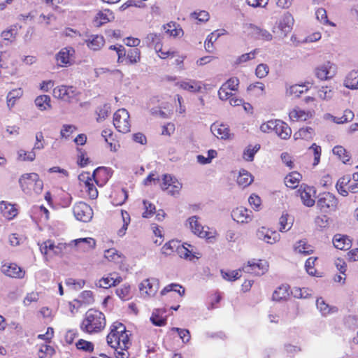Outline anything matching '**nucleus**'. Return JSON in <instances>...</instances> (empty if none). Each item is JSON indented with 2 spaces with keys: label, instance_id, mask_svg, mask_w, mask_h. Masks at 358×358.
Wrapping results in <instances>:
<instances>
[{
  "label": "nucleus",
  "instance_id": "nucleus-1",
  "mask_svg": "<svg viewBox=\"0 0 358 358\" xmlns=\"http://www.w3.org/2000/svg\"><path fill=\"white\" fill-rule=\"evenodd\" d=\"M107 343L115 350L117 358H127V355L123 351H126L131 343L126 327L122 323L115 322L113 324L110 332L107 336Z\"/></svg>",
  "mask_w": 358,
  "mask_h": 358
},
{
  "label": "nucleus",
  "instance_id": "nucleus-2",
  "mask_svg": "<svg viewBox=\"0 0 358 358\" xmlns=\"http://www.w3.org/2000/svg\"><path fill=\"white\" fill-rule=\"evenodd\" d=\"M106 326L105 315L101 312L90 309L81 323L80 329L88 334L101 331Z\"/></svg>",
  "mask_w": 358,
  "mask_h": 358
},
{
  "label": "nucleus",
  "instance_id": "nucleus-3",
  "mask_svg": "<svg viewBox=\"0 0 358 358\" xmlns=\"http://www.w3.org/2000/svg\"><path fill=\"white\" fill-rule=\"evenodd\" d=\"M129 114L124 108L117 110L113 116V124L115 128L122 133H127L130 131Z\"/></svg>",
  "mask_w": 358,
  "mask_h": 358
},
{
  "label": "nucleus",
  "instance_id": "nucleus-4",
  "mask_svg": "<svg viewBox=\"0 0 358 358\" xmlns=\"http://www.w3.org/2000/svg\"><path fill=\"white\" fill-rule=\"evenodd\" d=\"M73 214L78 220L87 222L93 216V211L91 207L84 202L76 203L73 208Z\"/></svg>",
  "mask_w": 358,
  "mask_h": 358
},
{
  "label": "nucleus",
  "instance_id": "nucleus-5",
  "mask_svg": "<svg viewBox=\"0 0 358 358\" xmlns=\"http://www.w3.org/2000/svg\"><path fill=\"white\" fill-rule=\"evenodd\" d=\"M337 203V199L329 192L320 194L317 201V206L324 212H327L328 210H334Z\"/></svg>",
  "mask_w": 358,
  "mask_h": 358
},
{
  "label": "nucleus",
  "instance_id": "nucleus-6",
  "mask_svg": "<svg viewBox=\"0 0 358 358\" xmlns=\"http://www.w3.org/2000/svg\"><path fill=\"white\" fill-rule=\"evenodd\" d=\"M256 236L259 240L263 241L268 244H274L280 239L279 233L265 227L259 228L257 230Z\"/></svg>",
  "mask_w": 358,
  "mask_h": 358
},
{
  "label": "nucleus",
  "instance_id": "nucleus-7",
  "mask_svg": "<svg viewBox=\"0 0 358 358\" xmlns=\"http://www.w3.org/2000/svg\"><path fill=\"white\" fill-rule=\"evenodd\" d=\"M336 72V66L330 62H327L323 65L315 69V76L320 80H327L332 78Z\"/></svg>",
  "mask_w": 358,
  "mask_h": 358
},
{
  "label": "nucleus",
  "instance_id": "nucleus-8",
  "mask_svg": "<svg viewBox=\"0 0 358 358\" xmlns=\"http://www.w3.org/2000/svg\"><path fill=\"white\" fill-rule=\"evenodd\" d=\"M103 172L104 174L108 173V169L106 167L100 166L96 168L92 175L91 176H87V180L85 181V186L87 188V192L90 197L92 199H94L98 196V191L96 187L93 183L91 182L92 179L93 178L94 181L97 183L98 182L96 180V176L97 173Z\"/></svg>",
  "mask_w": 358,
  "mask_h": 358
},
{
  "label": "nucleus",
  "instance_id": "nucleus-9",
  "mask_svg": "<svg viewBox=\"0 0 358 358\" xmlns=\"http://www.w3.org/2000/svg\"><path fill=\"white\" fill-rule=\"evenodd\" d=\"M159 287V281L156 278L144 280L139 286L142 294L148 296H154L157 292Z\"/></svg>",
  "mask_w": 358,
  "mask_h": 358
},
{
  "label": "nucleus",
  "instance_id": "nucleus-10",
  "mask_svg": "<svg viewBox=\"0 0 358 358\" xmlns=\"http://www.w3.org/2000/svg\"><path fill=\"white\" fill-rule=\"evenodd\" d=\"M1 272L11 278H22L24 271L15 264H4L1 268Z\"/></svg>",
  "mask_w": 358,
  "mask_h": 358
},
{
  "label": "nucleus",
  "instance_id": "nucleus-11",
  "mask_svg": "<svg viewBox=\"0 0 358 358\" xmlns=\"http://www.w3.org/2000/svg\"><path fill=\"white\" fill-rule=\"evenodd\" d=\"M294 22V17L289 13H286L282 15L278 23V29L281 31L283 36H286L292 31Z\"/></svg>",
  "mask_w": 358,
  "mask_h": 358
},
{
  "label": "nucleus",
  "instance_id": "nucleus-12",
  "mask_svg": "<svg viewBox=\"0 0 358 358\" xmlns=\"http://www.w3.org/2000/svg\"><path fill=\"white\" fill-rule=\"evenodd\" d=\"M26 180L29 181L28 185H31L32 182H35V185H36L35 190L36 192L41 191L43 187V182L41 180H39L38 174L35 173H31L23 175L19 179V183L22 188H24V185H26Z\"/></svg>",
  "mask_w": 358,
  "mask_h": 358
},
{
  "label": "nucleus",
  "instance_id": "nucleus-13",
  "mask_svg": "<svg viewBox=\"0 0 358 358\" xmlns=\"http://www.w3.org/2000/svg\"><path fill=\"white\" fill-rule=\"evenodd\" d=\"M249 210L243 207H238L234 209L231 212L232 219L238 223H248L251 220L249 215Z\"/></svg>",
  "mask_w": 358,
  "mask_h": 358
},
{
  "label": "nucleus",
  "instance_id": "nucleus-14",
  "mask_svg": "<svg viewBox=\"0 0 358 358\" xmlns=\"http://www.w3.org/2000/svg\"><path fill=\"white\" fill-rule=\"evenodd\" d=\"M242 270L248 273H253L255 275H263L266 271V266L262 263H255L251 261L248 262V264L244 266Z\"/></svg>",
  "mask_w": 358,
  "mask_h": 358
},
{
  "label": "nucleus",
  "instance_id": "nucleus-15",
  "mask_svg": "<svg viewBox=\"0 0 358 358\" xmlns=\"http://www.w3.org/2000/svg\"><path fill=\"white\" fill-rule=\"evenodd\" d=\"M333 243L336 248L347 250L351 248L352 242L347 236L336 234L333 238Z\"/></svg>",
  "mask_w": 358,
  "mask_h": 358
},
{
  "label": "nucleus",
  "instance_id": "nucleus-16",
  "mask_svg": "<svg viewBox=\"0 0 358 358\" xmlns=\"http://www.w3.org/2000/svg\"><path fill=\"white\" fill-rule=\"evenodd\" d=\"M250 34L257 39H262L267 41L272 40L273 36L267 30L261 29L255 25L250 24Z\"/></svg>",
  "mask_w": 358,
  "mask_h": 358
},
{
  "label": "nucleus",
  "instance_id": "nucleus-17",
  "mask_svg": "<svg viewBox=\"0 0 358 358\" xmlns=\"http://www.w3.org/2000/svg\"><path fill=\"white\" fill-rule=\"evenodd\" d=\"M313 191L310 187L302 186L298 189L297 192L299 194L303 204L308 207H311L315 204V200L311 198V192Z\"/></svg>",
  "mask_w": 358,
  "mask_h": 358
},
{
  "label": "nucleus",
  "instance_id": "nucleus-18",
  "mask_svg": "<svg viewBox=\"0 0 358 358\" xmlns=\"http://www.w3.org/2000/svg\"><path fill=\"white\" fill-rule=\"evenodd\" d=\"M275 133L282 139H287L292 134L290 127L284 122L278 120Z\"/></svg>",
  "mask_w": 358,
  "mask_h": 358
},
{
  "label": "nucleus",
  "instance_id": "nucleus-19",
  "mask_svg": "<svg viewBox=\"0 0 358 358\" xmlns=\"http://www.w3.org/2000/svg\"><path fill=\"white\" fill-rule=\"evenodd\" d=\"M72 243L82 251L89 250L96 245V242L92 238H78L73 241Z\"/></svg>",
  "mask_w": 358,
  "mask_h": 358
},
{
  "label": "nucleus",
  "instance_id": "nucleus-20",
  "mask_svg": "<svg viewBox=\"0 0 358 358\" xmlns=\"http://www.w3.org/2000/svg\"><path fill=\"white\" fill-rule=\"evenodd\" d=\"M211 132L217 138L227 139L229 137V129L224 124L217 125L213 124L210 127Z\"/></svg>",
  "mask_w": 358,
  "mask_h": 358
},
{
  "label": "nucleus",
  "instance_id": "nucleus-21",
  "mask_svg": "<svg viewBox=\"0 0 358 358\" xmlns=\"http://www.w3.org/2000/svg\"><path fill=\"white\" fill-rule=\"evenodd\" d=\"M189 227L195 234H197L200 237H206L208 232L203 230V227L198 222L197 216H192L188 219Z\"/></svg>",
  "mask_w": 358,
  "mask_h": 358
},
{
  "label": "nucleus",
  "instance_id": "nucleus-22",
  "mask_svg": "<svg viewBox=\"0 0 358 358\" xmlns=\"http://www.w3.org/2000/svg\"><path fill=\"white\" fill-rule=\"evenodd\" d=\"M114 19L115 16L113 12L110 10H104V11L98 13V16L94 20V24L96 27H100Z\"/></svg>",
  "mask_w": 358,
  "mask_h": 358
},
{
  "label": "nucleus",
  "instance_id": "nucleus-23",
  "mask_svg": "<svg viewBox=\"0 0 358 358\" xmlns=\"http://www.w3.org/2000/svg\"><path fill=\"white\" fill-rule=\"evenodd\" d=\"M344 85L352 90L358 89V71L354 70L350 72L345 80Z\"/></svg>",
  "mask_w": 358,
  "mask_h": 358
},
{
  "label": "nucleus",
  "instance_id": "nucleus-24",
  "mask_svg": "<svg viewBox=\"0 0 358 358\" xmlns=\"http://www.w3.org/2000/svg\"><path fill=\"white\" fill-rule=\"evenodd\" d=\"M294 251L303 254L304 255H310L313 252V247L310 245H308L303 240H300L296 242L294 246Z\"/></svg>",
  "mask_w": 358,
  "mask_h": 358
},
{
  "label": "nucleus",
  "instance_id": "nucleus-25",
  "mask_svg": "<svg viewBox=\"0 0 358 358\" xmlns=\"http://www.w3.org/2000/svg\"><path fill=\"white\" fill-rule=\"evenodd\" d=\"M301 178V175L294 171L288 174L285 178V183L287 187L290 188H295Z\"/></svg>",
  "mask_w": 358,
  "mask_h": 358
},
{
  "label": "nucleus",
  "instance_id": "nucleus-26",
  "mask_svg": "<svg viewBox=\"0 0 358 358\" xmlns=\"http://www.w3.org/2000/svg\"><path fill=\"white\" fill-rule=\"evenodd\" d=\"M314 135V129L312 127H308L306 128H301L298 131L294 134V139H312Z\"/></svg>",
  "mask_w": 358,
  "mask_h": 358
},
{
  "label": "nucleus",
  "instance_id": "nucleus-27",
  "mask_svg": "<svg viewBox=\"0 0 358 358\" xmlns=\"http://www.w3.org/2000/svg\"><path fill=\"white\" fill-rule=\"evenodd\" d=\"M50 97L48 95H41L36 98L35 104L41 110H45L51 108Z\"/></svg>",
  "mask_w": 358,
  "mask_h": 358
},
{
  "label": "nucleus",
  "instance_id": "nucleus-28",
  "mask_svg": "<svg viewBox=\"0 0 358 358\" xmlns=\"http://www.w3.org/2000/svg\"><path fill=\"white\" fill-rule=\"evenodd\" d=\"M289 287L287 285L280 286L273 294V299L275 301H280L285 299L289 295Z\"/></svg>",
  "mask_w": 358,
  "mask_h": 358
},
{
  "label": "nucleus",
  "instance_id": "nucleus-29",
  "mask_svg": "<svg viewBox=\"0 0 358 358\" xmlns=\"http://www.w3.org/2000/svg\"><path fill=\"white\" fill-rule=\"evenodd\" d=\"M180 86L182 89L192 92H199L201 89V82L195 80H190L189 82H182L180 84Z\"/></svg>",
  "mask_w": 358,
  "mask_h": 358
},
{
  "label": "nucleus",
  "instance_id": "nucleus-30",
  "mask_svg": "<svg viewBox=\"0 0 358 358\" xmlns=\"http://www.w3.org/2000/svg\"><path fill=\"white\" fill-rule=\"evenodd\" d=\"M252 175L245 170L240 171V174L237 178V182L238 185L243 187H247L252 182Z\"/></svg>",
  "mask_w": 358,
  "mask_h": 358
},
{
  "label": "nucleus",
  "instance_id": "nucleus-31",
  "mask_svg": "<svg viewBox=\"0 0 358 358\" xmlns=\"http://www.w3.org/2000/svg\"><path fill=\"white\" fill-rule=\"evenodd\" d=\"M104 38L101 36L96 35L88 41L87 45L94 50H99L104 44Z\"/></svg>",
  "mask_w": 358,
  "mask_h": 358
},
{
  "label": "nucleus",
  "instance_id": "nucleus-32",
  "mask_svg": "<svg viewBox=\"0 0 358 358\" xmlns=\"http://www.w3.org/2000/svg\"><path fill=\"white\" fill-rule=\"evenodd\" d=\"M316 304L317 308L320 309V311L323 315H327L331 312H336L337 310L336 307H329V306L325 303L322 298L317 299Z\"/></svg>",
  "mask_w": 358,
  "mask_h": 358
},
{
  "label": "nucleus",
  "instance_id": "nucleus-33",
  "mask_svg": "<svg viewBox=\"0 0 358 358\" xmlns=\"http://www.w3.org/2000/svg\"><path fill=\"white\" fill-rule=\"evenodd\" d=\"M260 149V145L256 144L254 147L251 145H248L243 152V157L248 162H252L256 152Z\"/></svg>",
  "mask_w": 358,
  "mask_h": 358
},
{
  "label": "nucleus",
  "instance_id": "nucleus-34",
  "mask_svg": "<svg viewBox=\"0 0 358 358\" xmlns=\"http://www.w3.org/2000/svg\"><path fill=\"white\" fill-rule=\"evenodd\" d=\"M171 291H174L178 293L179 296L182 297L185 294V289L179 284L172 283L165 287L161 292L162 295H165Z\"/></svg>",
  "mask_w": 358,
  "mask_h": 358
},
{
  "label": "nucleus",
  "instance_id": "nucleus-35",
  "mask_svg": "<svg viewBox=\"0 0 358 358\" xmlns=\"http://www.w3.org/2000/svg\"><path fill=\"white\" fill-rule=\"evenodd\" d=\"M350 182V178L349 176H345L342 178H341L336 185V187L338 190V192L343 196H347L348 195V191L344 189L345 186L349 184Z\"/></svg>",
  "mask_w": 358,
  "mask_h": 358
},
{
  "label": "nucleus",
  "instance_id": "nucleus-36",
  "mask_svg": "<svg viewBox=\"0 0 358 358\" xmlns=\"http://www.w3.org/2000/svg\"><path fill=\"white\" fill-rule=\"evenodd\" d=\"M17 34V29L16 25H12L10 29L3 31L1 34V36L5 41H9L13 42Z\"/></svg>",
  "mask_w": 358,
  "mask_h": 358
},
{
  "label": "nucleus",
  "instance_id": "nucleus-37",
  "mask_svg": "<svg viewBox=\"0 0 358 358\" xmlns=\"http://www.w3.org/2000/svg\"><path fill=\"white\" fill-rule=\"evenodd\" d=\"M332 151L333 153L337 155L344 164H346L348 162H349L350 157L343 147L341 145L335 146Z\"/></svg>",
  "mask_w": 358,
  "mask_h": 358
},
{
  "label": "nucleus",
  "instance_id": "nucleus-38",
  "mask_svg": "<svg viewBox=\"0 0 358 358\" xmlns=\"http://www.w3.org/2000/svg\"><path fill=\"white\" fill-rule=\"evenodd\" d=\"M305 85H294L290 86L289 89L287 90V94L289 95H295L296 97H299L301 94L308 90V88L304 89Z\"/></svg>",
  "mask_w": 358,
  "mask_h": 358
},
{
  "label": "nucleus",
  "instance_id": "nucleus-39",
  "mask_svg": "<svg viewBox=\"0 0 358 358\" xmlns=\"http://www.w3.org/2000/svg\"><path fill=\"white\" fill-rule=\"evenodd\" d=\"M180 243L178 241H171L166 243L162 248V253L166 255H170L171 253L179 247Z\"/></svg>",
  "mask_w": 358,
  "mask_h": 358
},
{
  "label": "nucleus",
  "instance_id": "nucleus-40",
  "mask_svg": "<svg viewBox=\"0 0 358 358\" xmlns=\"http://www.w3.org/2000/svg\"><path fill=\"white\" fill-rule=\"evenodd\" d=\"M70 50L67 48L61 50L56 55L58 62L62 64H66L69 62Z\"/></svg>",
  "mask_w": 358,
  "mask_h": 358
},
{
  "label": "nucleus",
  "instance_id": "nucleus-41",
  "mask_svg": "<svg viewBox=\"0 0 358 358\" xmlns=\"http://www.w3.org/2000/svg\"><path fill=\"white\" fill-rule=\"evenodd\" d=\"M315 15H316V17L317 19L322 24H330L331 25H334V23H331L328 20V17H327V11L324 8H318L317 10H316V13H315Z\"/></svg>",
  "mask_w": 358,
  "mask_h": 358
},
{
  "label": "nucleus",
  "instance_id": "nucleus-42",
  "mask_svg": "<svg viewBox=\"0 0 358 358\" xmlns=\"http://www.w3.org/2000/svg\"><path fill=\"white\" fill-rule=\"evenodd\" d=\"M110 113V104L106 103L101 108L96 110V113L98 115L97 121L100 122L104 120L106 117H108V114Z\"/></svg>",
  "mask_w": 358,
  "mask_h": 358
},
{
  "label": "nucleus",
  "instance_id": "nucleus-43",
  "mask_svg": "<svg viewBox=\"0 0 358 358\" xmlns=\"http://www.w3.org/2000/svg\"><path fill=\"white\" fill-rule=\"evenodd\" d=\"M111 275L112 274L110 273L108 276L101 278L95 283L96 286L104 289L113 287L111 285L113 283V277Z\"/></svg>",
  "mask_w": 358,
  "mask_h": 358
},
{
  "label": "nucleus",
  "instance_id": "nucleus-44",
  "mask_svg": "<svg viewBox=\"0 0 358 358\" xmlns=\"http://www.w3.org/2000/svg\"><path fill=\"white\" fill-rule=\"evenodd\" d=\"M162 183L160 185L163 190L169 189V186L176 182L177 179L169 174H164L162 178Z\"/></svg>",
  "mask_w": 358,
  "mask_h": 358
},
{
  "label": "nucleus",
  "instance_id": "nucleus-45",
  "mask_svg": "<svg viewBox=\"0 0 358 358\" xmlns=\"http://www.w3.org/2000/svg\"><path fill=\"white\" fill-rule=\"evenodd\" d=\"M76 347L79 350H82L85 352H92L94 350V345L90 341L80 339L77 343Z\"/></svg>",
  "mask_w": 358,
  "mask_h": 358
},
{
  "label": "nucleus",
  "instance_id": "nucleus-46",
  "mask_svg": "<svg viewBox=\"0 0 358 358\" xmlns=\"http://www.w3.org/2000/svg\"><path fill=\"white\" fill-rule=\"evenodd\" d=\"M240 272L241 270H236L228 272L221 271L222 278L230 281H234L236 279H238L241 277Z\"/></svg>",
  "mask_w": 358,
  "mask_h": 358
},
{
  "label": "nucleus",
  "instance_id": "nucleus-47",
  "mask_svg": "<svg viewBox=\"0 0 358 358\" xmlns=\"http://www.w3.org/2000/svg\"><path fill=\"white\" fill-rule=\"evenodd\" d=\"M127 59L130 64H135L140 60V51L137 48L130 49L127 52Z\"/></svg>",
  "mask_w": 358,
  "mask_h": 358
},
{
  "label": "nucleus",
  "instance_id": "nucleus-48",
  "mask_svg": "<svg viewBox=\"0 0 358 358\" xmlns=\"http://www.w3.org/2000/svg\"><path fill=\"white\" fill-rule=\"evenodd\" d=\"M143 205L145 207V211L143 213V217L148 218L151 217L153 214L155 213V206L152 203L149 201L144 200Z\"/></svg>",
  "mask_w": 358,
  "mask_h": 358
},
{
  "label": "nucleus",
  "instance_id": "nucleus-49",
  "mask_svg": "<svg viewBox=\"0 0 358 358\" xmlns=\"http://www.w3.org/2000/svg\"><path fill=\"white\" fill-rule=\"evenodd\" d=\"M277 122L278 120L268 121L267 122L264 123L260 126V130L264 133L275 131Z\"/></svg>",
  "mask_w": 358,
  "mask_h": 358
},
{
  "label": "nucleus",
  "instance_id": "nucleus-50",
  "mask_svg": "<svg viewBox=\"0 0 358 358\" xmlns=\"http://www.w3.org/2000/svg\"><path fill=\"white\" fill-rule=\"evenodd\" d=\"M268 73V66L265 64H259L255 71L256 76L259 78H263Z\"/></svg>",
  "mask_w": 358,
  "mask_h": 358
},
{
  "label": "nucleus",
  "instance_id": "nucleus-51",
  "mask_svg": "<svg viewBox=\"0 0 358 358\" xmlns=\"http://www.w3.org/2000/svg\"><path fill=\"white\" fill-rule=\"evenodd\" d=\"M150 321L152 323L157 327L164 326L166 323V319L160 317L158 314L153 313L151 317Z\"/></svg>",
  "mask_w": 358,
  "mask_h": 358
},
{
  "label": "nucleus",
  "instance_id": "nucleus-52",
  "mask_svg": "<svg viewBox=\"0 0 358 358\" xmlns=\"http://www.w3.org/2000/svg\"><path fill=\"white\" fill-rule=\"evenodd\" d=\"M257 52H258V50L255 49L249 53H245V54L242 55L236 59V63L238 64H241V63L245 62L251 59L255 58V56Z\"/></svg>",
  "mask_w": 358,
  "mask_h": 358
},
{
  "label": "nucleus",
  "instance_id": "nucleus-53",
  "mask_svg": "<svg viewBox=\"0 0 358 358\" xmlns=\"http://www.w3.org/2000/svg\"><path fill=\"white\" fill-rule=\"evenodd\" d=\"M317 258L310 257L308 258L305 264V267L308 273L310 275H314L315 270L314 268L315 262Z\"/></svg>",
  "mask_w": 358,
  "mask_h": 358
},
{
  "label": "nucleus",
  "instance_id": "nucleus-54",
  "mask_svg": "<svg viewBox=\"0 0 358 358\" xmlns=\"http://www.w3.org/2000/svg\"><path fill=\"white\" fill-rule=\"evenodd\" d=\"M55 353V350L50 345H42L39 350V358H45V355H49L52 356Z\"/></svg>",
  "mask_w": 358,
  "mask_h": 358
},
{
  "label": "nucleus",
  "instance_id": "nucleus-55",
  "mask_svg": "<svg viewBox=\"0 0 358 358\" xmlns=\"http://www.w3.org/2000/svg\"><path fill=\"white\" fill-rule=\"evenodd\" d=\"M191 15L199 22H207L209 20V14L206 10H201L200 12H194Z\"/></svg>",
  "mask_w": 358,
  "mask_h": 358
},
{
  "label": "nucleus",
  "instance_id": "nucleus-56",
  "mask_svg": "<svg viewBox=\"0 0 358 358\" xmlns=\"http://www.w3.org/2000/svg\"><path fill=\"white\" fill-rule=\"evenodd\" d=\"M130 286L123 285L120 288L116 289L117 295L122 299H125L129 294Z\"/></svg>",
  "mask_w": 358,
  "mask_h": 358
},
{
  "label": "nucleus",
  "instance_id": "nucleus-57",
  "mask_svg": "<svg viewBox=\"0 0 358 358\" xmlns=\"http://www.w3.org/2000/svg\"><path fill=\"white\" fill-rule=\"evenodd\" d=\"M353 117H354L353 113L350 110H345L344 111L343 115L341 117L338 118V120H336V122L338 124H341V123L350 122L353 119Z\"/></svg>",
  "mask_w": 358,
  "mask_h": 358
},
{
  "label": "nucleus",
  "instance_id": "nucleus-58",
  "mask_svg": "<svg viewBox=\"0 0 358 358\" xmlns=\"http://www.w3.org/2000/svg\"><path fill=\"white\" fill-rule=\"evenodd\" d=\"M238 84L239 80L237 78H231L222 86L227 87V89H230L231 90L235 91L237 90Z\"/></svg>",
  "mask_w": 358,
  "mask_h": 358
},
{
  "label": "nucleus",
  "instance_id": "nucleus-59",
  "mask_svg": "<svg viewBox=\"0 0 358 358\" xmlns=\"http://www.w3.org/2000/svg\"><path fill=\"white\" fill-rule=\"evenodd\" d=\"M160 35L155 34V33H150L146 37V42L148 45H155L157 42L160 43Z\"/></svg>",
  "mask_w": 358,
  "mask_h": 358
},
{
  "label": "nucleus",
  "instance_id": "nucleus-60",
  "mask_svg": "<svg viewBox=\"0 0 358 358\" xmlns=\"http://www.w3.org/2000/svg\"><path fill=\"white\" fill-rule=\"evenodd\" d=\"M279 224L280 225V231L281 232L287 231L291 228V226H289L288 227H287V226L288 225L287 214L282 215V216L279 219Z\"/></svg>",
  "mask_w": 358,
  "mask_h": 358
},
{
  "label": "nucleus",
  "instance_id": "nucleus-61",
  "mask_svg": "<svg viewBox=\"0 0 358 358\" xmlns=\"http://www.w3.org/2000/svg\"><path fill=\"white\" fill-rule=\"evenodd\" d=\"M268 3V0H247V3L254 8L265 7Z\"/></svg>",
  "mask_w": 358,
  "mask_h": 358
},
{
  "label": "nucleus",
  "instance_id": "nucleus-62",
  "mask_svg": "<svg viewBox=\"0 0 358 358\" xmlns=\"http://www.w3.org/2000/svg\"><path fill=\"white\" fill-rule=\"evenodd\" d=\"M331 94V90H329L327 87H322V89L318 91V96L322 99H330Z\"/></svg>",
  "mask_w": 358,
  "mask_h": 358
},
{
  "label": "nucleus",
  "instance_id": "nucleus-63",
  "mask_svg": "<svg viewBox=\"0 0 358 358\" xmlns=\"http://www.w3.org/2000/svg\"><path fill=\"white\" fill-rule=\"evenodd\" d=\"M66 92L67 90H66V86H62L61 87L55 88L53 90L54 96L55 97H58L65 100L66 94L67 93Z\"/></svg>",
  "mask_w": 358,
  "mask_h": 358
},
{
  "label": "nucleus",
  "instance_id": "nucleus-64",
  "mask_svg": "<svg viewBox=\"0 0 358 358\" xmlns=\"http://www.w3.org/2000/svg\"><path fill=\"white\" fill-rule=\"evenodd\" d=\"M76 130V127L73 125L65 124L63 126V128L61 131V135L63 137H68L70 134L73 133V131Z\"/></svg>",
  "mask_w": 358,
  "mask_h": 358
}]
</instances>
